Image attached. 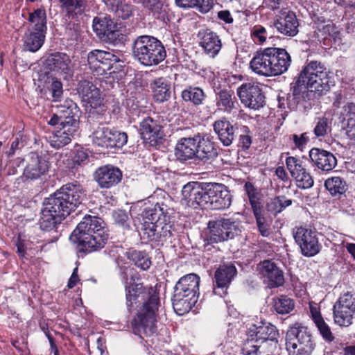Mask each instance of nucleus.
<instances>
[{
	"mask_svg": "<svg viewBox=\"0 0 355 355\" xmlns=\"http://www.w3.org/2000/svg\"><path fill=\"white\" fill-rule=\"evenodd\" d=\"M128 306L143 303L142 308L133 319L132 325L136 334L150 336L156 332L157 312L159 305L158 293L153 287L133 283L126 287Z\"/></svg>",
	"mask_w": 355,
	"mask_h": 355,
	"instance_id": "nucleus-1",
	"label": "nucleus"
},
{
	"mask_svg": "<svg viewBox=\"0 0 355 355\" xmlns=\"http://www.w3.org/2000/svg\"><path fill=\"white\" fill-rule=\"evenodd\" d=\"M85 198L83 187L76 182L63 185L51 196L42 210L40 227L44 230L54 228L81 204Z\"/></svg>",
	"mask_w": 355,
	"mask_h": 355,
	"instance_id": "nucleus-2",
	"label": "nucleus"
},
{
	"mask_svg": "<svg viewBox=\"0 0 355 355\" xmlns=\"http://www.w3.org/2000/svg\"><path fill=\"white\" fill-rule=\"evenodd\" d=\"M109 239L107 230L101 218L85 216L71 233L70 241L83 250L92 252L103 248Z\"/></svg>",
	"mask_w": 355,
	"mask_h": 355,
	"instance_id": "nucleus-3",
	"label": "nucleus"
},
{
	"mask_svg": "<svg viewBox=\"0 0 355 355\" xmlns=\"http://www.w3.org/2000/svg\"><path fill=\"white\" fill-rule=\"evenodd\" d=\"M291 63V58L285 49L266 48L255 53L250 62V67L257 74L275 76L286 72Z\"/></svg>",
	"mask_w": 355,
	"mask_h": 355,
	"instance_id": "nucleus-4",
	"label": "nucleus"
},
{
	"mask_svg": "<svg viewBox=\"0 0 355 355\" xmlns=\"http://www.w3.org/2000/svg\"><path fill=\"white\" fill-rule=\"evenodd\" d=\"M331 70L318 61L309 62L301 71L295 85L293 95H298L303 90L310 89L318 91H327L331 88Z\"/></svg>",
	"mask_w": 355,
	"mask_h": 355,
	"instance_id": "nucleus-5",
	"label": "nucleus"
},
{
	"mask_svg": "<svg viewBox=\"0 0 355 355\" xmlns=\"http://www.w3.org/2000/svg\"><path fill=\"white\" fill-rule=\"evenodd\" d=\"M200 277L191 273L181 277L175 286L173 297L174 310L180 315L189 312L199 295Z\"/></svg>",
	"mask_w": 355,
	"mask_h": 355,
	"instance_id": "nucleus-6",
	"label": "nucleus"
},
{
	"mask_svg": "<svg viewBox=\"0 0 355 355\" xmlns=\"http://www.w3.org/2000/svg\"><path fill=\"white\" fill-rule=\"evenodd\" d=\"M171 212V209L164 202H157L153 207L145 209L139 232L141 238L146 241L155 239L159 233V230H163L170 222Z\"/></svg>",
	"mask_w": 355,
	"mask_h": 355,
	"instance_id": "nucleus-7",
	"label": "nucleus"
},
{
	"mask_svg": "<svg viewBox=\"0 0 355 355\" xmlns=\"http://www.w3.org/2000/svg\"><path fill=\"white\" fill-rule=\"evenodd\" d=\"M132 53L134 58L145 66L158 64L166 55L161 42L148 35L139 36L135 40Z\"/></svg>",
	"mask_w": 355,
	"mask_h": 355,
	"instance_id": "nucleus-8",
	"label": "nucleus"
},
{
	"mask_svg": "<svg viewBox=\"0 0 355 355\" xmlns=\"http://www.w3.org/2000/svg\"><path fill=\"white\" fill-rule=\"evenodd\" d=\"M315 345L311 333L301 324L295 323L286 332V348L288 355H311Z\"/></svg>",
	"mask_w": 355,
	"mask_h": 355,
	"instance_id": "nucleus-9",
	"label": "nucleus"
},
{
	"mask_svg": "<svg viewBox=\"0 0 355 355\" xmlns=\"http://www.w3.org/2000/svg\"><path fill=\"white\" fill-rule=\"evenodd\" d=\"M207 240L210 243H219L233 239L241 232L240 223L232 218H223L209 221Z\"/></svg>",
	"mask_w": 355,
	"mask_h": 355,
	"instance_id": "nucleus-10",
	"label": "nucleus"
},
{
	"mask_svg": "<svg viewBox=\"0 0 355 355\" xmlns=\"http://www.w3.org/2000/svg\"><path fill=\"white\" fill-rule=\"evenodd\" d=\"M237 95L241 102L252 110H259L265 103V96L261 85L254 83L242 84L237 89Z\"/></svg>",
	"mask_w": 355,
	"mask_h": 355,
	"instance_id": "nucleus-11",
	"label": "nucleus"
},
{
	"mask_svg": "<svg viewBox=\"0 0 355 355\" xmlns=\"http://www.w3.org/2000/svg\"><path fill=\"white\" fill-rule=\"evenodd\" d=\"M293 234L304 256L313 257L319 252L320 244L315 232L300 227L295 229Z\"/></svg>",
	"mask_w": 355,
	"mask_h": 355,
	"instance_id": "nucleus-12",
	"label": "nucleus"
},
{
	"mask_svg": "<svg viewBox=\"0 0 355 355\" xmlns=\"http://www.w3.org/2000/svg\"><path fill=\"white\" fill-rule=\"evenodd\" d=\"M46 67L55 75L67 79L73 75V65L68 55L57 52L48 56L46 60Z\"/></svg>",
	"mask_w": 355,
	"mask_h": 355,
	"instance_id": "nucleus-13",
	"label": "nucleus"
},
{
	"mask_svg": "<svg viewBox=\"0 0 355 355\" xmlns=\"http://www.w3.org/2000/svg\"><path fill=\"white\" fill-rule=\"evenodd\" d=\"M88 64L92 69L103 74L112 69L113 64L120 61L119 58L112 52L94 50L88 54Z\"/></svg>",
	"mask_w": 355,
	"mask_h": 355,
	"instance_id": "nucleus-14",
	"label": "nucleus"
},
{
	"mask_svg": "<svg viewBox=\"0 0 355 355\" xmlns=\"http://www.w3.org/2000/svg\"><path fill=\"white\" fill-rule=\"evenodd\" d=\"M257 270L263 282L270 288H277L284 283L283 271L270 260H264L257 266Z\"/></svg>",
	"mask_w": 355,
	"mask_h": 355,
	"instance_id": "nucleus-15",
	"label": "nucleus"
},
{
	"mask_svg": "<svg viewBox=\"0 0 355 355\" xmlns=\"http://www.w3.org/2000/svg\"><path fill=\"white\" fill-rule=\"evenodd\" d=\"M248 334L251 339L267 344L272 343L277 347L278 330L270 322L261 321L258 324H252L249 328Z\"/></svg>",
	"mask_w": 355,
	"mask_h": 355,
	"instance_id": "nucleus-16",
	"label": "nucleus"
},
{
	"mask_svg": "<svg viewBox=\"0 0 355 355\" xmlns=\"http://www.w3.org/2000/svg\"><path fill=\"white\" fill-rule=\"evenodd\" d=\"M273 25L280 33L290 37L298 33L299 23L295 14L285 8L282 9L274 20Z\"/></svg>",
	"mask_w": 355,
	"mask_h": 355,
	"instance_id": "nucleus-17",
	"label": "nucleus"
},
{
	"mask_svg": "<svg viewBox=\"0 0 355 355\" xmlns=\"http://www.w3.org/2000/svg\"><path fill=\"white\" fill-rule=\"evenodd\" d=\"M211 209H225L232 203V195L227 187L223 184L214 183L209 186Z\"/></svg>",
	"mask_w": 355,
	"mask_h": 355,
	"instance_id": "nucleus-18",
	"label": "nucleus"
},
{
	"mask_svg": "<svg viewBox=\"0 0 355 355\" xmlns=\"http://www.w3.org/2000/svg\"><path fill=\"white\" fill-rule=\"evenodd\" d=\"M27 164L24 170V176L26 179L35 180L46 174L49 165L48 162L35 153L29 154Z\"/></svg>",
	"mask_w": 355,
	"mask_h": 355,
	"instance_id": "nucleus-19",
	"label": "nucleus"
},
{
	"mask_svg": "<svg viewBox=\"0 0 355 355\" xmlns=\"http://www.w3.org/2000/svg\"><path fill=\"white\" fill-rule=\"evenodd\" d=\"M196 158L205 163H211L218 156V148L208 136L196 135Z\"/></svg>",
	"mask_w": 355,
	"mask_h": 355,
	"instance_id": "nucleus-20",
	"label": "nucleus"
},
{
	"mask_svg": "<svg viewBox=\"0 0 355 355\" xmlns=\"http://www.w3.org/2000/svg\"><path fill=\"white\" fill-rule=\"evenodd\" d=\"M95 180L101 188H110L121 180V171L113 166L106 165L98 168L95 172Z\"/></svg>",
	"mask_w": 355,
	"mask_h": 355,
	"instance_id": "nucleus-21",
	"label": "nucleus"
},
{
	"mask_svg": "<svg viewBox=\"0 0 355 355\" xmlns=\"http://www.w3.org/2000/svg\"><path fill=\"white\" fill-rule=\"evenodd\" d=\"M68 122L65 125L53 132L49 137V142L53 148H60L71 142V137L77 132L76 122Z\"/></svg>",
	"mask_w": 355,
	"mask_h": 355,
	"instance_id": "nucleus-22",
	"label": "nucleus"
},
{
	"mask_svg": "<svg viewBox=\"0 0 355 355\" xmlns=\"http://www.w3.org/2000/svg\"><path fill=\"white\" fill-rule=\"evenodd\" d=\"M140 132L144 140L155 145L163 137L162 128L159 123L152 117H146L140 123Z\"/></svg>",
	"mask_w": 355,
	"mask_h": 355,
	"instance_id": "nucleus-23",
	"label": "nucleus"
},
{
	"mask_svg": "<svg viewBox=\"0 0 355 355\" xmlns=\"http://www.w3.org/2000/svg\"><path fill=\"white\" fill-rule=\"evenodd\" d=\"M56 161V164L62 170L73 168L76 164L79 165L87 158V154L81 148H77L74 152L72 158L67 156V154L62 153H57L53 156Z\"/></svg>",
	"mask_w": 355,
	"mask_h": 355,
	"instance_id": "nucleus-24",
	"label": "nucleus"
},
{
	"mask_svg": "<svg viewBox=\"0 0 355 355\" xmlns=\"http://www.w3.org/2000/svg\"><path fill=\"white\" fill-rule=\"evenodd\" d=\"M197 139L193 137L180 139L175 146V156L179 159L187 160L196 158Z\"/></svg>",
	"mask_w": 355,
	"mask_h": 355,
	"instance_id": "nucleus-25",
	"label": "nucleus"
},
{
	"mask_svg": "<svg viewBox=\"0 0 355 355\" xmlns=\"http://www.w3.org/2000/svg\"><path fill=\"white\" fill-rule=\"evenodd\" d=\"M61 10L69 19H76L87 8L86 0H58Z\"/></svg>",
	"mask_w": 355,
	"mask_h": 355,
	"instance_id": "nucleus-26",
	"label": "nucleus"
},
{
	"mask_svg": "<svg viewBox=\"0 0 355 355\" xmlns=\"http://www.w3.org/2000/svg\"><path fill=\"white\" fill-rule=\"evenodd\" d=\"M214 130L219 140L225 146H230L234 139V127L227 119H222L214 122Z\"/></svg>",
	"mask_w": 355,
	"mask_h": 355,
	"instance_id": "nucleus-27",
	"label": "nucleus"
},
{
	"mask_svg": "<svg viewBox=\"0 0 355 355\" xmlns=\"http://www.w3.org/2000/svg\"><path fill=\"white\" fill-rule=\"evenodd\" d=\"M200 44L205 53L211 58H214L222 47L221 40L214 32L207 30L203 33Z\"/></svg>",
	"mask_w": 355,
	"mask_h": 355,
	"instance_id": "nucleus-28",
	"label": "nucleus"
},
{
	"mask_svg": "<svg viewBox=\"0 0 355 355\" xmlns=\"http://www.w3.org/2000/svg\"><path fill=\"white\" fill-rule=\"evenodd\" d=\"M83 101L87 103L92 108H96L102 105L103 99L100 90L89 83H86L80 88Z\"/></svg>",
	"mask_w": 355,
	"mask_h": 355,
	"instance_id": "nucleus-29",
	"label": "nucleus"
},
{
	"mask_svg": "<svg viewBox=\"0 0 355 355\" xmlns=\"http://www.w3.org/2000/svg\"><path fill=\"white\" fill-rule=\"evenodd\" d=\"M236 274V268L232 264L220 266L215 272V279L218 288H227Z\"/></svg>",
	"mask_w": 355,
	"mask_h": 355,
	"instance_id": "nucleus-30",
	"label": "nucleus"
},
{
	"mask_svg": "<svg viewBox=\"0 0 355 355\" xmlns=\"http://www.w3.org/2000/svg\"><path fill=\"white\" fill-rule=\"evenodd\" d=\"M201 183L191 182L184 185L182 190V202L189 207L196 208L197 198L201 192Z\"/></svg>",
	"mask_w": 355,
	"mask_h": 355,
	"instance_id": "nucleus-31",
	"label": "nucleus"
},
{
	"mask_svg": "<svg viewBox=\"0 0 355 355\" xmlns=\"http://www.w3.org/2000/svg\"><path fill=\"white\" fill-rule=\"evenodd\" d=\"M277 347L251 339L245 345L243 351L245 355H272Z\"/></svg>",
	"mask_w": 355,
	"mask_h": 355,
	"instance_id": "nucleus-32",
	"label": "nucleus"
},
{
	"mask_svg": "<svg viewBox=\"0 0 355 355\" xmlns=\"http://www.w3.org/2000/svg\"><path fill=\"white\" fill-rule=\"evenodd\" d=\"M116 26L107 17H96L93 20V30L101 39L109 37L115 32Z\"/></svg>",
	"mask_w": 355,
	"mask_h": 355,
	"instance_id": "nucleus-33",
	"label": "nucleus"
},
{
	"mask_svg": "<svg viewBox=\"0 0 355 355\" xmlns=\"http://www.w3.org/2000/svg\"><path fill=\"white\" fill-rule=\"evenodd\" d=\"M311 161L323 171H330L332 169L331 161L333 155L324 150L313 148L309 152Z\"/></svg>",
	"mask_w": 355,
	"mask_h": 355,
	"instance_id": "nucleus-34",
	"label": "nucleus"
},
{
	"mask_svg": "<svg viewBox=\"0 0 355 355\" xmlns=\"http://www.w3.org/2000/svg\"><path fill=\"white\" fill-rule=\"evenodd\" d=\"M153 96L157 101L164 102L171 96V85L164 78L155 79L151 84Z\"/></svg>",
	"mask_w": 355,
	"mask_h": 355,
	"instance_id": "nucleus-35",
	"label": "nucleus"
},
{
	"mask_svg": "<svg viewBox=\"0 0 355 355\" xmlns=\"http://www.w3.org/2000/svg\"><path fill=\"white\" fill-rule=\"evenodd\" d=\"M45 33L28 30L24 37V46L26 51L36 52L42 46Z\"/></svg>",
	"mask_w": 355,
	"mask_h": 355,
	"instance_id": "nucleus-36",
	"label": "nucleus"
},
{
	"mask_svg": "<svg viewBox=\"0 0 355 355\" xmlns=\"http://www.w3.org/2000/svg\"><path fill=\"white\" fill-rule=\"evenodd\" d=\"M236 99L231 89H223L217 94L216 105L227 112H231L236 107Z\"/></svg>",
	"mask_w": 355,
	"mask_h": 355,
	"instance_id": "nucleus-37",
	"label": "nucleus"
},
{
	"mask_svg": "<svg viewBox=\"0 0 355 355\" xmlns=\"http://www.w3.org/2000/svg\"><path fill=\"white\" fill-rule=\"evenodd\" d=\"M28 21L31 24L29 30L46 33V15L44 8H37L29 14Z\"/></svg>",
	"mask_w": 355,
	"mask_h": 355,
	"instance_id": "nucleus-38",
	"label": "nucleus"
},
{
	"mask_svg": "<svg viewBox=\"0 0 355 355\" xmlns=\"http://www.w3.org/2000/svg\"><path fill=\"white\" fill-rule=\"evenodd\" d=\"M64 107H67V110L62 109V111H58V113L60 115L61 119H62L60 125H65V123H68L69 121L72 122L71 121H74L76 125V130H78V121L76 117L79 112L78 107L76 103H74L71 99L68 98L64 101Z\"/></svg>",
	"mask_w": 355,
	"mask_h": 355,
	"instance_id": "nucleus-39",
	"label": "nucleus"
},
{
	"mask_svg": "<svg viewBox=\"0 0 355 355\" xmlns=\"http://www.w3.org/2000/svg\"><path fill=\"white\" fill-rule=\"evenodd\" d=\"M140 1L155 18H164L168 9L164 0H140Z\"/></svg>",
	"mask_w": 355,
	"mask_h": 355,
	"instance_id": "nucleus-40",
	"label": "nucleus"
},
{
	"mask_svg": "<svg viewBox=\"0 0 355 355\" xmlns=\"http://www.w3.org/2000/svg\"><path fill=\"white\" fill-rule=\"evenodd\" d=\"M110 128L104 125L98 126L93 132L92 138L95 145L103 148H108L110 139Z\"/></svg>",
	"mask_w": 355,
	"mask_h": 355,
	"instance_id": "nucleus-41",
	"label": "nucleus"
},
{
	"mask_svg": "<svg viewBox=\"0 0 355 355\" xmlns=\"http://www.w3.org/2000/svg\"><path fill=\"white\" fill-rule=\"evenodd\" d=\"M291 205L292 200L286 198L285 196H279L271 198L268 202L267 209L272 214L277 215Z\"/></svg>",
	"mask_w": 355,
	"mask_h": 355,
	"instance_id": "nucleus-42",
	"label": "nucleus"
},
{
	"mask_svg": "<svg viewBox=\"0 0 355 355\" xmlns=\"http://www.w3.org/2000/svg\"><path fill=\"white\" fill-rule=\"evenodd\" d=\"M273 307L279 314H286L295 307L293 300L285 295L273 299Z\"/></svg>",
	"mask_w": 355,
	"mask_h": 355,
	"instance_id": "nucleus-43",
	"label": "nucleus"
},
{
	"mask_svg": "<svg viewBox=\"0 0 355 355\" xmlns=\"http://www.w3.org/2000/svg\"><path fill=\"white\" fill-rule=\"evenodd\" d=\"M128 259L134 262L135 265L143 270H148L150 265L151 261L148 255L141 251L133 250L128 252Z\"/></svg>",
	"mask_w": 355,
	"mask_h": 355,
	"instance_id": "nucleus-44",
	"label": "nucleus"
},
{
	"mask_svg": "<svg viewBox=\"0 0 355 355\" xmlns=\"http://www.w3.org/2000/svg\"><path fill=\"white\" fill-rule=\"evenodd\" d=\"M176 4L182 8L199 7L201 11L207 12L214 5V0H175Z\"/></svg>",
	"mask_w": 355,
	"mask_h": 355,
	"instance_id": "nucleus-45",
	"label": "nucleus"
},
{
	"mask_svg": "<svg viewBox=\"0 0 355 355\" xmlns=\"http://www.w3.org/2000/svg\"><path fill=\"white\" fill-rule=\"evenodd\" d=\"M203 91L198 88H189L182 92V97L185 101H191L195 105H200L204 99Z\"/></svg>",
	"mask_w": 355,
	"mask_h": 355,
	"instance_id": "nucleus-46",
	"label": "nucleus"
},
{
	"mask_svg": "<svg viewBox=\"0 0 355 355\" xmlns=\"http://www.w3.org/2000/svg\"><path fill=\"white\" fill-rule=\"evenodd\" d=\"M334 309L340 311H355V298L349 293H345L340 296L334 305Z\"/></svg>",
	"mask_w": 355,
	"mask_h": 355,
	"instance_id": "nucleus-47",
	"label": "nucleus"
},
{
	"mask_svg": "<svg viewBox=\"0 0 355 355\" xmlns=\"http://www.w3.org/2000/svg\"><path fill=\"white\" fill-rule=\"evenodd\" d=\"M110 137L111 141L108 143V148H120L126 144L128 141L127 134L115 129H110Z\"/></svg>",
	"mask_w": 355,
	"mask_h": 355,
	"instance_id": "nucleus-48",
	"label": "nucleus"
},
{
	"mask_svg": "<svg viewBox=\"0 0 355 355\" xmlns=\"http://www.w3.org/2000/svg\"><path fill=\"white\" fill-rule=\"evenodd\" d=\"M251 36L253 41L259 45L265 44L267 39H271L272 37V35L268 32L267 29L261 25L254 26L252 30Z\"/></svg>",
	"mask_w": 355,
	"mask_h": 355,
	"instance_id": "nucleus-49",
	"label": "nucleus"
},
{
	"mask_svg": "<svg viewBox=\"0 0 355 355\" xmlns=\"http://www.w3.org/2000/svg\"><path fill=\"white\" fill-rule=\"evenodd\" d=\"M245 189L253 212L254 214H257V211L261 210L259 193L256 191L253 185L250 182L245 183Z\"/></svg>",
	"mask_w": 355,
	"mask_h": 355,
	"instance_id": "nucleus-50",
	"label": "nucleus"
},
{
	"mask_svg": "<svg viewBox=\"0 0 355 355\" xmlns=\"http://www.w3.org/2000/svg\"><path fill=\"white\" fill-rule=\"evenodd\" d=\"M354 313L334 309V322L340 327H348L352 324Z\"/></svg>",
	"mask_w": 355,
	"mask_h": 355,
	"instance_id": "nucleus-51",
	"label": "nucleus"
},
{
	"mask_svg": "<svg viewBox=\"0 0 355 355\" xmlns=\"http://www.w3.org/2000/svg\"><path fill=\"white\" fill-rule=\"evenodd\" d=\"M286 164L293 178L305 171L300 159L295 157H288L286 159Z\"/></svg>",
	"mask_w": 355,
	"mask_h": 355,
	"instance_id": "nucleus-52",
	"label": "nucleus"
},
{
	"mask_svg": "<svg viewBox=\"0 0 355 355\" xmlns=\"http://www.w3.org/2000/svg\"><path fill=\"white\" fill-rule=\"evenodd\" d=\"M132 13V0H123L117 3L116 14L123 19H128Z\"/></svg>",
	"mask_w": 355,
	"mask_h": 355,
	"instance_id": "nucleus-53",
	"label": "nucleus"
},
{
	"mask_svg": "<svg viewBox=\"0 0 355 355\" xmlns=\"http://www.w3.org/2000/svg\"><path fill=\"white\" fill-rule=\"evenodd\" d=\"M343 120L347 121L348 128H355V103H348L343 107Z\"/></svg>",
	"mask_w": 355,
	"mask_h": 355,
	"instance_id": "nucleus-54",
	"label": "nucleus"
},
{
	"mask_svg": "<svg viewBox=\"0 0 355 355\" xmlns=\"http://www.w3.org/2000/svg\"><path fill=\"white\" fill-rule=\"evenodd\" d=\"M296 182V185L297 187L306 189L313 187V179L311 175L305 171L300 173L295 178H293Z\"/></svg>",
	"mask_w": 355,
	"mask_h": 355,
	"instance_id": "nucleus-55",
	"label": "nucleus"
},
{
	"mask_svg": "<svg viewBox=\"0 0 355 355\" xmlns=\"http://www.w3.org/2000/svg\"><path fill=\"white\" fill-rule=\"evenodd\" d=\"M200 194L197 198L196 207H201L203 209H211V196H209V187L207 190L202 187Z\"/></svg>",
	"mask_w": 355,
	"mask_h": 355,
	"instance_id": "nucleus-56",
	"label": "nucleus"
},
{
	"mask_svg": "<svg viewBox=\"0 0 355 355\" xmlns=\"http://www.w3.org/2000/svg\"><path fill=\"white\" fill-rule=\"evenodd\" d=\"M315 324L318 327V330L320 331V333L321 334L322 337L325 340L331 341L332 338L331 332L329 327L325 323L324 320L322 319L320 321L315 322Z\"/></svg>",
	"mask_w": 355,
	"mask_h": 355,
	"instance_id": "nucleus-57",
	"label": "nucleus"
},
{
	"mask_svg": "<svg viewBox=\"0 0 355 355\" xmlns=\"http://www.w3.org/2000/svg\"><path fill=\"white\" fill-rule=\"evenodd\" d=\"M256 218L257 227L261 234L263 236H267L269 234V230L267 225L265 223V219L261 215V210L257 211V214H254Z\"/></svg>",
	"mask_w": 355,
	"mask_h": 355,
	"instance_id": "nucleus-58",
	"label": "nucleus"
},
{
	"mask_svg": "<svg viewBox=\"0 0 355 355\" xmlns=\"http://www.w3.org/2000/svg\"><path fill=\"white\" fill-rule=\"evenodd\" d=\"M51 93L54 101H58L63 94L62 84L58 80H54L51 84Z\"/></svg>",
	"mask_w": 355,
	"mask_h": 355,
	"instance_id": "nucleus-59",
	"label": "nucleus"
},
{
	"mask_svg": "<svg viewBox=\"0 0 355 355\" xmlns=\"http://www.w3.org/2000/svg\"><path fill=\"white\" fill-rule=\"evenodd\" d=\"M327 128L328 119L325 117L322 118L314 128V133L317 137L324 136L327 133Z\"/></svg>",
	"mask_w": 355,
	"mask_h": 355,
	"instance_id": "nucleus-60",
	"label": "nucleus"
},
{
	"mask_svg": "<svg viewBox=\"0 0 355 355\" xmlns=\"http://www.w3.org/2000/svg\"><path fill=\"white\" fill-rule=\"evenodd\" d=\"M242 130L243 134L240 135V143L243 148L248 149L252 143L251 136L249 134L250 131L248 127L244 126Z\"/></svg>",
	"mask_w": 355,
	"mask_h": 355,
	"instance_id": "nucleus-61",
	"label": "nucleus"
},
{
	"mask_svg": "<svg viewBox=\"0 0 355 355\" xmlns=\"http://www.w3.org/2000/svg\"><path fill=\"white\" fill-rule=\"evenodd\" d=\"M28 245V241L19 235L16 242V246L17 248V253L20 257H24Z\"/></svg>",
	"mask_w": 355,
	"mask_h": 355,
	"instance_id": "nucleus-62",
	"label": "nucleus"
},
{
	"mask_svg": "<svg viewBox=\"0 0 355 355\" xmlns=\"http://www.w3.org/2000/svg\"><path fill=\"white\" fill-rule=\"evenodd\" d=\"M293 140L296 147L302 148L306 144L308 141L309 140V137L306 133L301 134L300 135H293Z\"/></svg>",
	"mask_w": 355,
	"mask_h": 355,
	"instance_id": "nucleus-63",
	"label": "nucleus"
},
{
	"mask_svg": "<svg viewBox=\"0 0 355 355\" xmlns=\"http://www.w3.org/2000/svg\"><path fill=\"white\" fill-rule=\"evenodd\" d=\"M309 309L311 318L314 322V323L320 321L323 319L321 316L320 309L317 304L310 302L309 303Z\"/></svg>",
	"mask_w": 355,
	"mask_h": 355,
	"instance_id": "nucleus-64",
	"label": "nucleus"
}]
</instances>
